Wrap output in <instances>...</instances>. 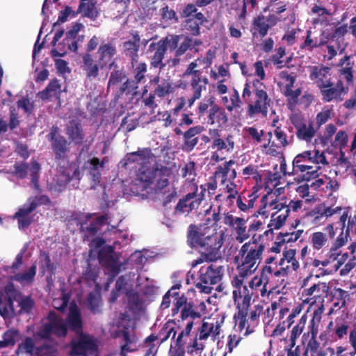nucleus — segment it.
Masks as SVG:
<instances>
[{"mask_svg": "<svg viewBox=\"0 0 356 356\" xmlns=\"http://www.w3.org/2000/svg\"><path fill=\"white\" fill-rule=\"evenodd\" d=\"M47 322L38 328L33 336L41 339H49L52 334L58 338H64L67 334L68 329L79 334L83 332V321L80 309L73 302L70 306L66 322L54 311H50L47 316Z\"/></svg>", "mask_w": 356, "mask_h": 356, "instance_id": "nucleus-1", "label": "nucleus"}, {"mask_svg": "<svg viewBox=\"0 0 356 356\" xmlns=\"http://www.w3.org/2000/svg\"><path fill=\"white\" fill-rule=\"evenodd\" d=\"M261 237L262 235L257 236L254 234L249 241L242 245L238 254L234 257L237 270L242 277L253 274L261 262L266 249L265 245L259 242Z\"/></svg>", "mask_w": 356, "mask_h": 356, "instance_id": "nucleus-2", "label": "nucleus"}, {"mask_svg": "<svg viewBox=\"0 0 356 356\" xmlns=\"http://www.w3.org/2000/svg\"><path fill=\"white\" fill-rule=\"evenodd\" d=\"M224 275V267L216 264L202 266L199 272L195 287L200 292L210 294L213 290L212 285L219 283Z\"/></svg>", "mask_w": 356, "mask_h": 356, "instance_id": "nucleus-3", "label": "nucleus"}, {"mask_svg": "<svg viewBox=\"0 0 356 356\" xmlns=\"http://www.w3.org/2000/svg\"><path fill=\"white\" fill-rule=\"evenodd\" d=\"M223 244V237L218 233L208 234L198 248L205 261L213 262L221 258L220 248Z\"/></svg>", "mask_w": 356, "mask_h": 356, "instance_id": "nucleus-4", "label": "nucleus"}, {"mask_svg": "<svg viewBox=\"0 0 356 356\" xmlns=\"http://www.w3.org/2000/svg\"><path fill=\"white\" fill-rule=\"evenodd\" d=\"M47 138L51 143L55 159L65 160L70 152V143L65 136L61 135L59 127L57 125H53Z\"/></svg>", "mask_w": 356, "mask_h": 356, "instance_id": "nucleus-5", "label": "nucleus"}, {"mask_svg": "<svg viewBox=\"0 0 356 356\" xmlns=\"http://www.w3.org/2000/svg\"><path fill=\"white\" fill-rule=\"evenodd\" d=\"M77 340H72L70 344L71 356H87L97 350V345L94 337L83 332L79 333Z\"/></svg>", "mask_w": 356, "mask_h": 356, "instance_id": "nucleus-6", "label": "nucleus"}, {"mask_svg": "<svg viewBox=\"0 0 356 356\" xmlns=\"http://www.w3.org/2000/svg\"><path fill=\"white\" fill-rule=\"evenodd\" d=\"M93 214L86 215L82 219L80 224V232L83 241H89L99 232L101 227L107 223V215H102L95 218H92Z\"/></svg>", "mask_w": 356, "mask_h": 356, "instance_id": "nucleus-7", "label": "nucleus"}, {"mask_svg": "<svg viewBox=\"0 0 356 356\" xmlns=\"http://www.w3.org/2000/svg\"><path fill=\"white\" fill-rule=\"evenodd\" d=\"M168 49H169L168 36L161 38L156 42H152L149 45L148 52L152 54L149 56L152 68L159 69L160 72L164 70L166 63L163 62V59Z\"/></svg>", "mask_w": 356, "mask_h": 356, "instance_id": "nucleus-8", "label": "nucleus"}, {"mask_svg": "<svg viewBox=\"0 0 356 356\" xmlns=\"http://www.w3.org/2000/svg\"><path fill=\"white\" fill-rule=\"evenodd\" d=\"M257 85L262 86V83L259 80L253 82V86L255 88L254 92L256 100L254 104H249L248 106V113L251 117L258 113L266 114L270 102V99L268 97L266 91L258 87Z\"/></svg>", "mask_w": 356, "mask_h": 356, "instance_id": "nucleus-9", "label": "nucleus"}, {"mask_svg": "<svg viewBox=\"0 0 356 356\" xmlns=\"http://www.w3.org/2000/svg\"><path fill=\"white\" fill-rule=\"evenodd\" d=\"M248 219L249 218L245 220L241 217H234L229 212L224 213L222 216L223 223L234 229L236 234V240L238 243H243L250 237V233L246 225Z\"/></svg>", "mask_w": 356, "mask_h": 356, "instance_id": "nucleus-10", "label": "nucleus"}, {"mask_svg": "<svg viewBox=\"0 0 356 356\" xmlns=\"http://www.w3.org/2000/svg\"><path fill=\"white\" fill-rule=\"evenodd\" d=\"M216 56V52L213 50L209 49L206 53V57L204 58H197L195 60L191 62L188 65L186 69L183 73V76H193L194 74L197 77H200V79L202 81L204 85L208 84L209 80L207 77L202 76V72L200 70H197V67H198L199 64H205L206 67H209L213 62V59Z\"/></svg>", "mask_w": 356, "mask_h": 356, "instance_id": "nucleus-11", "label": "nucleus"}, {"mask_svg": "<svg viewBox=\"0 0 356 356\" xmlns=\"http://www.w3.org/2000/svg\"><path fill=\"white\" fill-rule=\"evenodd\" d=\"M291 121L296 128L297 138L300 140L310 143L316 132V130L314 127L313 122H310L307 124L306 120L299 115H294L291 118Z\"/></svg>", "mask_w": 356, "mask_h": 356, "instance_id": "nucleus-12", "label": "nucleus"}, {"mask_svg": "<svg viewBox=\"0 0 356 356\" xmlns=\"http://www.w3.org/2000/svg\"><path fill=\"white\" fill-rule=\"evenodd\" d=\"M309 78L316 84L318 89L332 86L331 68L323 65L309 67Z\"/></svg>", "mask_w": 356, "mask_h": 356, "instance_id": "nucleus-13", "label": "nucleus"}, {"mask_svg": "<svg viewBox=\"0 0 356 356\" xmlns=\"http://www.w3.org/2000/svg\"><path fill=\"white\" fill-rule=\"evenodd\" d=\"M4 291L6 297L0 295V314L3 316L14 312V301L17 300V296H22V293L15 289L13 283L6 284Z\"/></svg>", "mask_w": 356, "mask_h": 356, "instance_id": "nucleus-14", "label": "nucleus"}, {"mask_svg": "<svg viewBox=\"0 0 356 356\" xmlns=\"http://www.w3.org/2000/svg\"><path fill=\"white\" fill-rule=\"evenodd\" d=\"M131 35L132 40L125 41L122 44V54L130 59L131 66L134 67L138 61L141 38L137 31H132Z\"/></svg>", "mask_w": 356, "mask_h": 356, "instance_id": "nucleus-15", "label": "nucleus"}, {"mask_svg": "<svg viewBox=\"0 0 356 356\" xmlns=\"http://www.w3.org/2000/svg\"><path fill=\"white\" fill-rule=\"evenodd\" d=\"M207 229L209 228L202 225H190L187 231L188 245L193 249L198 250L208 235L206 232Z\"/></svg>", "mask_w": 356, "mask_h": 356, "instance_id": "nucleus-16", "label": "nucleus"}, {"mask_svg": "<svg viewBox=\"0 0 356 356\" xmlns=\"http://www.w3.org/2000/svg\"><path fill=\"white\" fill-rule=\"evenodd\" d=\"M319 90L324 102H330L334 99L341 102L343 100L342 94H346L348 90V88L344 87L341 80H338L335 85L332 81V86H327L325 88H321Z\"/></svg>", "mask_w": 356, "mask_h": 356, "instance_id": "nucleus-17", "label": "nucleus"}, {"mask_svg": "<svg viewBox=\"0 0 356 356\" xmlns=\"http://www.w3.org/2000/svg\"><path fill=\"white\" fill-rule=\"evenodd\" d=\"M205 130L202 125H196L188 129L183 134V143L181 149L185 152H192L199 142V138L197 136Z\"/></svg>", "mask_w": 356, "mask_h": 356, "instance_id": "nucleus-18", "label": "nucleus"}, {"mask_svg": "<svg viewBox=\"0 0 356 356\" xmlns=\"http://www.w3.org/2000/svg\"><path fill=\"white\" fill-rule=\"evenodd\" d=\"M202 200L195 192L189 193L179 200L175 211L177 213H189L199 207Z\"/></svg>", "mask_w": 356, "mask_h": 356, "instance_id": "nucleus-19", "label": "nucleus"}, {"mask_svg": "<svg viewBox=\"0 0 356 356\" xmlns=\"http://www.w3.org/2000/svg\"><path fill=\"white\" fill-rule=\"evenodd\" d=\"M66 134L74 145H82L85 139V134L81 121L73 119L68 122L65 129Z\"/></svg>", "mask_w": 356, "mask_h": 356, "instance_id": "nucleus-20", "label": "nucleus"}, {"mask_svg": "<svg viewBox=\"0 0 356 356\" xmlns=\"http://www.w3.org/2000/svg\"><path fill=\"white\" fill-rule=\"evenodd\" d=\"M180 38V35H178L168 36L169 50L174 51L177 56H182L188 50L193 51L191 47V38L186 36L183 38V40L179 42Z\"/></svg>", "mask_w": 356, "mask_h": 356, "instance_id": "nucleus-21", "label": "nucleus"}, {"mask_svg": "<svg viewBox=\"0 0 356 356\" xmlns=\"http://www.w3.org/2000/svg\"><path fill=\"white\" fill-rule=\"evenodd\" d=\"M244 290L248 291L246 286H244ZM251 299L252 295L248 292L247 293L244 294L242 302L238 304V312L234 315V318L236 321H238V327L241 330L245 329L246 324L248 323L247 316L248 313V309L250 306Z\"/></svg>", "mask_w": 356, "mask_h": 356, "instance_id": "nucleus-22", "label": "nucleus"}, {"mask_svg": "<svg viewBox=\"0 0 356 356\" xmlns=\"http://www.w3.org/2000/svg\"><path fill=\"white\" fill-rule=\"evenodd\" d=\"M216 105V99L213 96L202 99L195 111L199 121L205 124Z\"/></svg>", "mask_w": 356, "mask_h": 356, "instance_id": "nucleus-23", "label": "nucleus"}, {"mask_svg": "<svg viewBox=\"0 0 356 356\" xmlns=\"http://www.w3.org/2000/svg\"><path fill=\"white\" fill-rule=\"evenodd\" d=\"M82 60L81 67L87 79L90 80L97 79L99 74V69H101L99 60H95L92 54L86 53L82 56Z\"/></svg>", "mask_w": 356, "mask_h": 356, "instance_id": "nucleus-24", "label": "nucleus"}, {"mask_svg": "<svg viewBox=\"0 0 356 356\" xmlns=\"http://www.w3.org/2000/svg\"><path fill=\"white\" fill-rule=\"evenodd\" d=\"M157 168H147L140 172L137 179H136L135 185L139 186L141 192L147 190L154 183L156 178Z\"/></svg>", "mask_w": 356, "mask_h": 356, "instance_id": "nucleus-25", "label": "nucleus"}, {"mask_svg": "<svg viewBox=\"0 0 356 356\" xmlns=\"http://www.w3.org/2000/svg\"><path fill=\"white\" fill-rule=\"evenodd\" d=\"M97 54L101 69H104L112 62L111 60L117 54V49L115 44L112 43L102 42L98 48Z\"/></svg>", "mask_w": 356, "mask_h": 356, "instance_id": "nucleus-26", "label": "nucleus"}, {"mask_svg": "<svg viewBox=\"0 0 356 356\" xmlns=\"http://www.w3.org/2000/svg\"><path fill=\"white\" fill-rule=\"evenodd\" d=\"M330 286L325 282H318L314 284L311 287L304 290L303 294L306 296H312L314 302L319 301L321 304L324 301V298L329 295Z\"/></svg>", "mask_w": 356, "mask_h": 356, "instance_id": "nucleus-27", "label": "nucleus"}, {"mask_svg": "<svg viewBox=\"0 0 356 356\" xmlns=\"http://www.w3.org/2000/svg\"><path fill=\"white\" fill-rule=\"evenodd\" d=\"M59 172L64 184H67L72 180L79 181L81 178L80 168L75 162H71L65 167H60Z\"/></svg>", "mask_w": 356, "mask_h": 356, "instance_id": "nucleus-28", "label": "nucleus"}, {"mask_svg": "<svg viewBox=\"0 0 356 356\" xmlns=\"http://www.w3.org/2000/svg\"><path fill=\"white\" fill-rule=\"evenodd\" d=\"M228 122L227 114L223 107L217 104L205 124L218 128L224 127Z\"/></svg>", "mask_w": 356, "mask_h": 356, "instance_id": "nucleus-29", "label": "nucleus"}, {"mask_svg": "<svg viewBox=\"0 0 356 356\" xmlns=\"http://www.w3.org/2000/svg\"><path fill=\"white\" fill-rule=\"evenodd\" d=\"M268 30L269 26L264 15L261 14L254 17L251 27L253 38H257L258 36L264 38L267 35Z\"/></svg>", "mask_w": 356, "mask_h": 356, "instance_id": "nucleus-30", "label": "nucleus"}, {"mask_svg": "<svg viewBox=\"0 0 356 356\" xmlns=\"http://www.w3.org/2000/svg\"><path fill=\"white\" fill-rule=\"evenodd\" d=\"M206 22L207 19L204 15L199 12L193 17L186 19V29L192 35L197 36L200 34V26Z\"/></svg>", "mask_w": 356, "mask_h": 356, "instance_id": "nucleus-31", "label": "nucleus"}, {"mask_svg": "<svg viewBox=\"0 0 356 356\" xmlns=\"http://www.w3.org/2000/svg\"><path fill=\"white\" fill-rule=\"evenodd\" d=\"M124 80L125 81L120 85L115 92V98L117 99L122 98L124 95L134 96L138 94V84L131 78L127 77Z\"/></svg>", "mask_w": 356, "mask_h": 356, "instance_id": "nucleus-32", "label": "nucleus"}, {"mask_svg": "<svg viewBox=\"0 0 356 356\" xmlns=\"http://www.w3.org/2000/svg\"><path fill=\"white\" fill-rule=\"evenodd\" d=\"M150 152L151 150L149 149H143L128 153L122 160L121 163L124 168H127V165L129 164L134 163H138L140 161H145L148 158V155Z\"/></svg>", "mask_w": 356, "mask_h": 356, "instance_id": "nucleus-33", "label": "nucleus"}, {"mask_svg": "<svg viewBox=\"0 0 356 356\" xmlns=\"http://www.w3.org/2000/svg\"><path fill=\"white\" fill-rule=\"evenodd\" d=\"M172 174L171 169L166 166H161L157 168L156 184L154 186L155 191H161L169 185V177Z\"/></svg>", "mask_w": 356, "mask_h": 356, "instance_id": "nucleus-34", "label": "nucleus"}, {"mask_svg": "<svg viewBox=\"0 0 356 356\" xmlns=\"http://www.w3.org/2000/svg\"><path fill=\"white\" fill-rule=\"evenodd\" d=\"M79 13H81L83 17L89 18L92 21L95 20L99 16V11L96 8L95 3L92 1L80 3L77 10L73 13V17Z\"/></svg>", "mask_w": 356, "mask_h": 356, "instance_id": "nucleus-35", "label": "nucleus"}, {"mask_svg": "<svg viewBox=\"0 0 356 356\" xmlns=\"http://www.w3.org/2000/svg\"><path fill=\"white\" fill-rule=\"evenodd\" d=\"M348 218V211H344L343 214L339 218V221L338 223L339 224L340 229L341 230V234L337 238L334 244L337 248H341L348 241V236H349L350 232V220L348 222V226L346 229V233H343V230L346 227V222Z\"/></svg>", "mask_w": 356, "mask_h": 356, "instance_id": "nucleus-36", "label": "nucleus"}, {"mask_svg": "<svg viewBox=\"0 0 356 356\" xmlns=\"http://www.w3.org/2000/svg\"><path fill=\"white\" fill-rule=\"evenodd\" d=\"M201 82H202V81L200 79V77L195 76V74L194 77L191 76L190 85L192 89L193 90V93L192 96L188 99L187 101L188 106L189 108H191L193 105L194 102L196 100L200 99L201 98L202 91L203 89L205 90L206 88V85H201Z\"/></svg>", "mask_w": 356, "mask_h": 356, "instance_id": "nucleus-37", "label": "nucleus"}, {"mask_svg": "<svg viewBox=\"0 0 356 356\" xmlns=\"http://www.w3.org/2000/svg\"><path fill=\"white\" fill-rule=\"evenodd\" d=\"M329 295L333 301L332 309H336L337 310L345 307L346 298L349 296L348 291L337 287L334 288L330 292L329 291Z\"/></svg>", "mask_w": 356, "mask_h": 356, "instance_id": "nucleus-38", "label": "nucleus"}, {"mask_svg": "<svg viewBox=\"0 0 356 356\" xmlns=\"http://www.w3.org/2000/svg\"><path fill=\"white\" fill-rule=\"evenodd\" d=\"M324 312L323 305H321L316 309H315L313 312V316L312 319L309 323V325L307 327V332L304 334H309V336H317L318 334V327L320 322L321 321L322 314Z\"/></svg>", "mask_w": 356, "mask_h": 356, "instance_id": "nucleus-39", "label": "nucleus"}, {"mask_svg": "<svg viewBox=\"0 0 356 356\" xmlns=\"http://www.w3.org/2000/svg\"><path fill=\"white\" fill-rule=\"evenodd\" d=\"M38 346H35V340L31 337H25L24 339L17 346V355H26L27 356H34Z\"/></svg>", "mask_w": 356, "mask_h": 356, "instance_id": "nucleus-40", "label": "nucleus"}, {"mask_svg": "<svg viewBox=\"0 0 356 356\" xmlns=\"http://www.w3.org/2000/svg\"><path fill=\"white\" fill-rule=\"evenodd\" d=\"M108 67L110 69L114 67L113 70L111 72L109 76L108 81V88L116 86L127 79V76L126 71L123 68H119L115 61H112L109 63Z\"/></svg>", "mask_w": 356, "mask_h": 356, "instance_id": "nucleus-41", "label": "nucleus"}, {"mask_svg": "<svg viewBox=\"0 0 356 356\" xmlns=\"http://www.w3.org/2000/svg\"><path fill=\"white\" fill-rule=\"evenodd\" d=\"M104 265L108 268V275L111 281L113 280L120 272L121 264H119V258L113 254L105 256Z\"/></svg>", "mask_w": 356, "mask_h": 356, "instance_id": "nucleus-42", "label": "nucleus"}, {"mask_svg": "<svg viewBox=\"0 0 356 356\" xmlns=\"http://www.w3.org/2000/svg\"><path fill=\"white\" fill-rule=\"evenodd\" d=\"M36 265L33 264L27 272L16 273L13 276L12 279L22 284H31L34 281L36 275Z\"/></svg>", "mask_w": 356, "mask_h": 356, "instance_id": "nucleus-43", "label": "nucleus"}, {"mask_svg": "<svg viewBox=\"0 0 356 356\" xmlns=\"http://www.w3.org/2000/svg\"><path fill=\"white\" fill-rule=\"evenodd\" d=\"M296 251L295 249H289L283 252V257L280 259L278 265L280 266H284L285 261L291 264L290 268L296 271L299 268V262L296 259Z\"/></svg>", "mask_w": 356, "mask_h": 356, "instance_id": "nucleus-44", "label": "nucleus"}, {"mask_svg": "<svg viewBox=\"0 0 356 356\" xmlns=\"http://www.w3.org/2000/svg\"><path fill=\"white\" fill-rule=\"evenodd\" d=\"M19 307H20L19 313L30 314L35 307V301L31 296H24L22 293V296H17Z\"/></svg>", "mask_w": 356, "mask_h": 356, "instance_id": "nucleus-45", "label": "nucleus"}, {"mask_svg": "<svg viewBox=\"0 0 356 356\" xmlns=\"http://www.w3.org/2000/svg\"><path fill=\"white\" fill-rule=\"evenodd\" d=\"M311 158V151H305L301 154H298L293 161V171L296 170L304 172L307 170L312 169V165H305L302 163V159H307L308 160Z\"/></svg>", "mask_w": 356, "mask_h": 356, "instance_id": "nucleus-46", "label": "nucleus"}, {"mask_svg": "<svg viewBox=\"0 0 356 356\" xmlns=\"http://www.w3.org/2000/svg\"><path fill=\"white\" fill-rule=\"evenodd\" d=\"M289 215V209H286V210H284L283 211V212L280 213H273L270 222L268 224V227H273V229H280L284 225Z\"/></svg>", "mask_w": 356, "mask_h": 356, "instance_id": "nucleus-47", "label": "nucleus"}, {"mask_svg": "<svg viewBox=\"0 0 356 356\" xmlns=\"http://www.w3.org/2000/svg\"><path fill=\"white\" fill-rule=\"evenodd\" d=\"M70 296V293H66L64 289H62L60 296L53 299L52 306L58 311L64 312L68 305Z\"/></svg>", "mask_w": 356, "mask_h": 356, "instance_id": "nucleus-48", "label": "nucleus"}, {"mask_svg": "<svg viewBox=\"0 0 356 356\" xmlns=\"http://www.w3.org/2000/svg\"><path fill=\"white\" fill-rule=\"evenodd\" d=\"M349 325L348 322L342 321H335V325L333 328V333L331 334L332 337L337 339H342L348 333Z\"/></svg>", "mask_w": 356, "mask_h": 356, "instance_id": "nucleus-49", "label": "nucleus"}, {"mask_svg": "<svg viewBox=\"0 0 356 356\" xmlns=\"http://www.w3.org/2000/svg\"><path fill=\"white\" fill-rule=\"evenodd\" d=\"M18 334V330L15 329H10L6 331L3 334V339L0 340V348L13 346L15 344V338Z\"/></svg>", "mask_w": 356, "mask_h": 356, "instance_id": "nucleus-50", "label": "nucleus"}, {"mask_svg": "<svg viewBox=\"0 0 356 356\" xmlns=\"http://www.w3.org/2000/svg\"><path fill=\"white\" fill-rule=\"evenodd\" d=\"M302 343L310 350V353L319 351L321 343L317 339V336H309V334H303L302 336Z\"/></svg>", "mask_w": 356, "mask_h": 356, "instance_id": "nucleus-51", "label": "nucleus"}, {"mask_svg": "<svg viewBox=\"0 0 356 356\" xmlns=\"http://www.w3.org/2000/svg\"><path fill=\"white\" fill-rule=\"evenodd\" d=\"M40 258L42 262L43 272H48L51 275L55 274L56 266L51 260L48 252L44 251L40 252Z\"/></svg>", "mask_w": 356, "mask_h": 356, "instance_id": "nucleus-52", "label": "nucleus"}, {"mask_svg": "<svg viewBox=\"0 0 356 356\" xmlns=\"http://www.w3.org/2000/svg\"><path fill=\"white\" fill-rule=\"evenodd\" d=\"M134 67L133 79L139 85L140 83L145 82V74L147 71V65L145 62L139 63L136 67Z\"/></svg>", "mask_w": 356, "mask_h": 356, "instance_id": "nucleus-53", "label": "nucleus"}, {"mask_svg": "<svg viewBox=\"0 0 356 356\" xmlns=\"http://www.w3.org/2000/svg\"><path fill=\"white\" fill-rule=\"evenodd\" d=\"M41 204L42 202H39L36 200H32L29 204H26L22 208L19 209V210L15 213L14 218L29 217L28 216L35 211Z\"/></svg>", "mask_w": 356, "mask_h": 356, "instance_id": "nucleus-54", "label": "nucleus"}, {"mask_svg": "<svg viewBox=\"0 0 356 356\" xmlns=\"http://www.w3.org/2000/svg\"><path fill=\"white\" fill-rule=\"evenodd\" d=\"M233 164H234V161L233 160H230L229 161L225 162L222 165H218L216 168V170L214 175L216 177L222 178V184H225V181L227 180L228 174L230 171V166Z\"/></svg>", "mask_w": 356, "mask_h": 356, "instance_id": "nucleus-55", "label": "nucleus"}, {"mask_svg": "<svg viewBox=\"0 0 356 356\" xmlns=\"http://www.w3.org/2000/svg\"><path fill=\"white\" fill-rule=\"evenodd\" d=\"M57 348L54 345L44 343L38 346L35 356H56Z\"/></svg>", "mask_w": 356, "mask_h": 356, "instance_id": "nucleus-56", "label": "nucleus"}, {"mask_svg": "<svg viewBox=\"0 0 356 356\" xmlns=\"http://www.w3.org/2000/svg\"><path fill=\"white\" fill-rule=\"evenodd\" d=\"M306 322V316L304 315L301 317L299 323L295 325L291 331L290 335V345L294 347L297 338L300 335L304 328Z\"/></svg>", "mask_w": 356, "mask_h": 356, "instance_id": "nucleus-57", "label": "nucleus"}, {"mask_svg": "<svg viewBox=\"0 0 356 356\" xmlns=\"http://www.w3.org/2000/svg\"><path fill=\"white\" fill-rule=\"evenodd\" d=\"M311 35L312 31L310 30H307L306 39L305 42L300 46L301 49H307L308 51H312L314 48L321 47L325 44V42L323 41L318 42L317 40H313L311 38Z\"/></svg>", "mask_w": 356, "mask_h": 356, "instance_id": "nucleus-58", "label": "nucleus"}, {"mask_svg": "<svg viewBox=\"0 0 356 356\" xmlns=\"http://www.w3.org/2000/svg\"><path fill=\"white\" fill-rule=\"evenodd\" d=\"M327 241L326 235L323 232H316L312 234L311 243L315 250H318L321 249L326 244Z\"/></svg>", "mask_w": 356, "mask_h": 356, "instance_id": "nucleus-59", "label": "nucleus"}, {"mask_svg": "<svg viewBox=\"0 0 356 356\" xmlns=\"http://www.w3.org/2000/svg\"><path fill=\"white\" fill-rule=\"evenodd\" d=\"M172 92H173L172 83L168 80H163L161 83L154 89V95L159 97H164Z\"/></svg>", "mask_w": 356, "mask_h": 356, "instance_id": "nucleus-60", "label": "nucleus"}, {"mask_svg": "<svg viewBox=\"0 0 356 356\" xmlns=\"http://www.w3.org/2000/svg\"><path fill=\"white\" fill-rule=\"evenodd\" d=\"M202 316L200 312H195L193 309V305L192 302H189L186 304V306L182 308L181 310L180 317L181 320H185L190 317L192 319L195 318H200Z\"/></svg>", "mask_w": 356, "mask_h": 356, "instance_id": "nucleus-61", "label": "nucleus"}, {"mask_svg": "<svg viewBox=\"0 0 356 356\" xmlns=\"http://www.w3.org/2000/svg\"><path fill=\"white\" fill-rule=\"evenodd\" d=\"M128 304L131 309H138L142 306V300L140 295L136 291H129L127 293Z\"/></svg>", "mask_w": 356, "mask_h": 356, "instance_id": "nucleus-62", "label": "nucleus"}, {"mask_svg": "<svg viewBox=\"0 0 356 356\" xmlns=\"http://www.w3.org/2000/svg\"><path fill=\"white\" fill-rule=\"evenodd\" d=\"M302 93V90L298 88L293 90V89H285L284 95L287 97V102L289 105L294 106L298 102V98Z\"/></svg>", "mask_w": 356, "mask_h": 356, "instance_id": "nucleus-63", "label": "nucleus"}, {"mask_svg": "<svg viewBox=\"0 0 356 356\" xmlns=\"http://www.w3.org/2000/svg\"><path fill=\"white\" fill-rule=\"evenodd\" d=\"M13 174L19 179H24L28 174L29 165L25 162H15Z\"/></svg>", "mask_w": 356, "mask_h": 356, "instance_id": "nucleus-64", "label": "nucleus"}]
</instances>
